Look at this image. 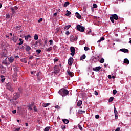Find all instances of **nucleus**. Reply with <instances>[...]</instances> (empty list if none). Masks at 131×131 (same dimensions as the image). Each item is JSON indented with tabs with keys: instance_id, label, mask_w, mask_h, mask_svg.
I'll list each match as a JSON object with an SVG mask.
<instances>
[{
	"instance_id": "obj_1",
	"label": "nucleus",
	"mask_w": 131,
	"mask_h": 131,
	"mask_svg": "<svg viewBox=\"0 0 131 131\" xmlns=\"http://www.w3.org/2000/svg\"><path fill=\"white\" fill-rule=\"evenodd\" d=\"M58 94H59V95H61V96H62V97H65L69 94V91H68V90H67L64 88H62V89H61L58 91Z\"/></svg>"
},
{
	"instance_id": "obj_2",
	"label": "nucleus",
	"mask_w": 131,
	"mask_h": 131,
	"mask_svg": "<svg viewBox=\"0 0 131 131\" xmlns=\"http://www.w3.org/2000/svg\"><path fill=\"white\" fill-rule=\"evenodd\" d=\"M110 19L112 23H114V20H118V16L117 14H113Z\"/></svg>"
},
{
	"instance_id": "obj_3",
	"label": "nucleus",
	"mask_w": 131,
	"mask_h": 131,
	"mask_svg": "<svg viewBox=\"0 0 131 131\" xmlns=\"http://www.w3.org/2000/svg\"><path fill=\"white\" fill-rule=\"evenodd\" d=\"M6 89L9 91H10V92H13L14 91V88H13V86L10 83L6 84Z\"/></svg>"
},
{
	"instance_id": "obj_4",
	"label": "nucleus",
	"mask_w": 131,
	"mask_h": 131,
	"mask_svg": "<svg viewBox=\"0 0 131 131\" xmlns=\"http://www.w3.org/2000/svg\"><path fill=\"white\" fill-rule=\"evenodd\" d=\"M77 30H78V31H80L81 32H83L85 28L84 27L81 26L80 25H78L77 26Z\"/></svg>"
},
{
	"instance_id": "obj_5",
	"label": "nucleus",
	"mask_w": 131,
	"mask_h": 131,
	"mask_svg": "<svg viewBox=\"0 0 131 131\" xmlns=\"http://www.w3.org/2000/svg\"><path fill=\"white\" fill-rule=\"evenodd\" d=\"M13 100H17V99H18V98H20V93H15L13 94Z\"/></svg>"
},
{
	"instance_id": "obj_6",
	"label": "nucleus",
	"mask_w": 131,
	"mask_h": 131,
	"mask_svg": "<svg viewBox=\"0 0 131 131\" xmlns=\"http://www.w3.org/2000/svg\"><path fill=\"white\" fill-rule=\"evenodd\" d=\"M70 51L71 52L70 54L71 56H74V55L75 54V48H74V47H71Z\"/></svg>"
},
{
	"instance_id": "obj_7",
	"label": "nucleus",
	"mask_w": 131,
	"mask_h": 131,
	"mask_svg": "<svg viewBox=\"0 0 131 131\" xmlns=\"http://www.w3.org/2000/svg\"><path fill=\"white\" fill-rule=\"evenodd\" d=\"M77 39V38H74L73 35H71L70 37V40L71 42H74V41H75V40H76Z\"/></svg>"
},
{
	"instance_id": "obj_8",
	"label": "nucleus",
	"mask_w": 131,
	"mask_h": 131,
	"mask_svg": "<svg viewBox=\"0 0 131 131\" xmlns=\"http://www.w3.org/2000/svg\"><path fill=\"white\" fill-rule=\"evenodd\" d=\"M101 68H102V67H101L100 66L96 67L95 68H93V71H96V72H98V71H100Z\"/></svg>"
},
{
	"instance_id": "obj_9",
	"label": "nucleus",
	"mask_w": 131,
	"mask_h": 131,
	"mask_svg": "<svg viewBox=\"0 0 131 131\" xmlns=\"http://www.w3.org/2000/svg\"><path fill=\"white\" fill-rule=\"evenodd\" d=\"M17 10H18V7L17 6L12 7L11 8V11H12V14H15V13H16V11H17Z\"/></svg>"
},
{
	"instance_id": "obj_10",
	"label": "nucleus",
	"mask_w": 131,
	"mask_h": 131,
	"mask_svg": "<svg viewBox=\"0 0 131 131\" xmlns=\"http://www.w3.org/2000/svg\"><path fill=\"white\" fill-rule=\"evenodd\" d=\"M72 63H73V58L72 57H70L68 59V64L69 66H71V65H72Z\"/></svg>"
},
{
	"instance_id": "obj_11",
	"label": "nucleus",
	"mask_w": 131,
	"mask_h": 131,
	"mask_svg": "<svg viewBox=\"0 0 131 131\" xmlns=\"http://www.w3.org/2000/svg\"><path fill=\"white\" fill-rule=\"evenodd\" d=\"M114 114L115 119H117V118H118V112H117V110H116V108H115V107H114Z\"/></svg>"
},
{
	"instance_id": "obj_12",
	"label": "nucleus",
	"mask_w": 131,
	"mask_h": 131,
	"mask_svg": "<svg viewBox=\"0 0 131 131\" xmlns=\"http://www.w3.org/2000/svg\"><path fill=\"white\" fill-rule=\"evenodd\" d=\"M120 52H123V53H128V49L125 48H122L120 49Z\"/></svg>"
},
{
	"instance_id": "obj_13",
	"label": "nucleus",
	"mask_w": 131,
	"mask_h": 131,
	"mask_svg": "<svg viewBox=\"0 0 131 131\" xmlns=\"http://www.w3.org/2000/svg\"><path fill=\"white\" fill-rule=\"evenodd\" d=\"M14 60H15V58L13 56H11L9 58H8V60H9V62H10V63H13Z\"/></svg>"
},
{
	"instance_id": "obj_14",
	"label": "nucleus",
	"mask_w": 131,
	"mask_h": 131,
	"mask_svg": "<svg viewBox=\"0 0 131 131\" xmlns=\"http://www.w3.org/2000/svg\"><path fill=\"white\" fill-rule=\"evenodd\" d=\"M59 69L58 68H57V67H54V74H58V73H59Z\"/></svg>"
},
{
	"instance_id": "obj_15",
	"label": "nucleus",
	"mask_w": 131,
	"mask_h": 131,
	"mask_svg": "<svg viewBox=\"0 0 131 131\" xmlns=\"http://www.w3.org/2000/svg\"><path fill=\"white\" fill-rule=\"evenodd\" d=\"M24 37H25V40H26V41H28V39H29V38H31V36L29 35L27 36H24Z\"/></svg>"
},
{
	"instance_id": "obj_16",
	"label": "nucleus",
	"mask_w": 131,
	"mask_h": 131,
	"mask_svg": "<svg viewBox=\"0 0 131 131\" xmlns=\"http://www.w3.org/2000/svg\"><path fill=\"white\" fill-rule=\"evenodd\" d=\"M62 121H63V123H65V124H68V123H69V121L68 119H62Z\"/></svg>"
},
{
	"instance_id": "obj_17",
	"label": "nucleus",
	"mask_w": 131,
	"mask_h": 131,
	"mask_svg": "<svg viewBox=\"0 0 131 131\" xmlns=\"http://www.w3.org/2000/svg\"><path fill=\"white\" fill-rule=\"evenodd\" d=\"M77 105L78 107H80L81 106V105H82V101L80 100V101H78Z\"/></svg>"
},
{
	"instance_id": "obj_18",
	"label": "nucleus",
	"mask_w": 131,
	"mask_h": 131,
	"mask_svg": "<svg viewBox=\"0 0 131 131\" xmlns=\"http://www.w3.org/2000/svg\"><path fill=\"white\" fill-rule=\"evenodd\" d=\"M76 16L78 19H81V15H80V14H79V13L78 12L76 13Z\"/></svg>"
},
{
	"instance_id": "obj_19",
	"label": "nucleus",
	"mask_w": 131,
	"mask_h": 131,
	"mask_svg": "<svg viewBox=\"0 0 131 131\" xmlns=\"http://www.w3.org/2000/svg\"><path fill=\"white\" fill-rule=\"evenodd\" d=\"M86 58V56H85V54H83L82 56L80 57V60L82 61V60H84Z\"/></svg>"
},
{
	"instance_id": "obj_20",
	"label": "nucleus",
	"mask_w": 131,
	"mask_h": 131,
	"mask_svg": "<svg viewBox=\"0 0 131 131\" xmlns=\"http://www.w3.org/2000/svg\"><path fill=\"white\" fill-rule=\"evenodd\" d=\"M124 63H125V64H129V60H128L127 58L124 59Z\"/></svg>"
},
{
	"instance_id": "obj_21",
	"label": "nucleus",
	"mask_w": 131,
	"mask_h": 131,
	"mask_svg": "<svg viewBox=\"0 0 131 131\" xmlns=\"http://www.w3.org/2000/svg\"><path fill=\"white\" fill-rule=\"evenodd\" d=\"M31 50V48L30 46H26V51L27 52H29V51H30Z\"/></svg>"
},
{
	"instance_id": "obj_22",
	"label": "nucleus",
	"mask_w": 131,
	"mask_h": 131,
	"mask_svg": "<svg viewBox=\"0 0 131 131\" xmlns=\"http://www.w3.org/2000/svg\"><path fill=\"white\" fill-rule=\"evenodd\" d=\"M19 41H20V42L18 43V45L19 46H21V45H23V40H22V39L19 38Z\"/></svg>"
},
{
	"instance_id": "obj_23",
	"label": "nucleus",
	"mask_w": 131,
	"mask_h": 131,
	"mask_svg": "<svg viewBox=\"0 0 131 131\" xmlns=\"http://www.w3.org/2000/svg\"><path fill=\"white\" fill-rule=\"evenodd\" d=\"M67 13H66V15L68 17L69 16H70V15H71V12L68 11V10H67Z\"/></svg>"
},
{
	"instance_id": "obj_24",
	"label": "nucleus",
	"mask_w": 131,
	"mask_h": 131,
	"mask_svg": "<svg viewBox=\"0 0 131 131\" xmlns=\"http://www.w3.org/2000/svg\"><path fill=\"white\" fill-rule=\"evenodd\" d=\"M103 40H105V38L102 37L98 41H97V42H101V41H103Z\"/></svg>"
},
{
	"instance_id": "obj_25",
	"label": "nucleus",
	"mask_w": 131,
	"mask_h": 131,
	"mask_svg": "<svg viewBox=\"0 0 131 131\" xmlns=\"http://www.w3.org/2000/svg\"><path fill=\"white\" fill-rule=\"evenodd\" d=\"M71 27V25H68L64 27V30H68V29H69Z\"/></svg>"
},
{
	"instance_id": "obj_26",
	"label": "nucleus",
	"mask_w": 131,
	"mask_h": 131,
	"mask_svg": "<svg viewBox=\"0 0 131 131\" xmlns=\"http://www.w3.org/2000/svg\"><path fill=\"white\" fill-rule=\"evenodd\" d=\"M69 2L67 1L65 2V3L63 5V7H67V6H69Z\"/></svg>"
},
{
	"instance_id": "obj_27",
	"label": "nucleus",
	"mask_w": 131,
	"mask_h": 131,
	"mask_svg": "<svg viewBox=\"0 0 131 131\" xmlns=\"http://www.w3.org/2000/svg\"><path fill=\"white\" fill-rule=\"evenodd\" d=\"M50 106V103H43L42 106L43 107H48Z\"/></svg>"
},
{
	"instance_id": "obj_28",
	"label": "nucleus",
	"mask_w": 131,
	"mask_h": 131,
	"mask_svg": "<svg viewBox=\"0 0 131 131\" xmlns=\"http://www.w3.org/2000/svg\"><path fill=\"white\" fill-rule=\"evenodd\" d=\"M52 47H49L48 48L46 49V51L47 52H50V51H52Z\"/></svg>"
},
{
	"instance_id": "obj_29",
	"label": "nucleus",
	"mask_w": 131,
	"mask_h": 131,
	"mask_svg": "<svg viewBox=\"0 0 131 131\" xmlns=\"http://www.w3.org/2000/svg\"><path fill=\"white\" fill-rule=\"evenodd\" d=\"M33 107V103H32L31 105L28 106L29 109H30L31 110H32Z\"/></svg>"
},
{
	"instance_id": "obj_30",
	"label": "nucleus",
	"mask_w": 131,
	"mask_h": 131,
	"mask_svg": "<svg viewBox=\"0 0 131 131\" xmlns=\"http://www.w3.org/2000/svg\"><path fill=\"white\" fill-rule=\"evenodd\" d=\"M68 74H69V75L70 76H71V77H72L73 75V73L71 72L70 71H68Z\"/></svg>"
},
{
	"instance_id": "obj_31",
	"label": "nucleus",
	"mask_w": 131,
	"mask_h": 131,
	"mask_svg": "<svg viewBox=\"0 0 131 131\" xmlns=\"http://www.w3.org/2000/svg\"><path fill=\"white\" fill-rule=\"evenodd\" d=\"M34 38L35 40H37V39H38V35H37V34H35Z\"/></svg>"
},
{
	"instance_id": "obj_32",
	"label": "nucleus",
	"mask_w": 131,
	"mask_h": 131,
	"mask_svg": "<svg viewBox=\"0 0 131 131\" xmlns=\"http://www.w3.org/2000/svg\"><path fill=\"white\" fill-rule=\"evenodd\" d=\"M50 129H51V127H46L45 128L44 130H45V131H49V130H50Z\"/></svg>"
},
{
	"instance_id": "obj_33",
	"label": "nucleus",
	"mask_w": 131,
	"mask_h": 131,
	"mask_svg": "<svg viewBox=\"0 0 131 131\" xmlns=\"http://www.w3.org/2000/svg\"><path fill=\"white\" fill-rule=\"evenodd\" d=\"M36 53H37V54H40V53H41V50L40 49H38L36 51Z\"/></svg>"
},
{
	"instance_id": "obj_34",
	"label": "nucleus",
	"mask_w": 131,
	"mask_h": 131,
	"mask_svg": "<svg viewBox=\"0 0 131 131\" xmlns=\"http://www.w3.org/2000/svg\"><path fill=\"white\" fill-rule=\"evenodd\" d=\"M13 40L14 42H16L17 41V39H16V36H14V35H13Z\"/></svg>"
},
{
	"instance_id": "obj_35",
	"label": "nucleus",
	"mask_w": 131,
	"mask_h": 131,
	"mask_svg": "<svg viewBox=\"0 0 131 131\" xmlns=\"http://www.w3.org/2000/svg\"><path fill=\"white\" fill-rule=\"evenodd\" d=\"M3 64H4V65H8V62H7V60L6 59L3 60Z\"/></svg>"
},
{
	"instance_id": "obj_36",
	"label": "nucleus",
	"mask_w": 131,
	"mask_h": 131,
	"mask_svg": "<svg viewBox=\"0 0 131 131\" xmlns=\"http://www.w3.org/2000/svg\"><path fill=\"white\" fill-rule=\"evenodd\" d=\"M113 100H114V97H111L109 99V102H112V101H113Z\"/></svg>"
},
{
	"instance_id": "obj_37",
	"label": "nucleus",
	"mask_w": 131,
	"mask_h": 131,
	"mask_svg": "<svg viewBox=\"0 0 131 131\" xmlns=\"http://www.w3.org/2000/svg\"><path fill=\"white\" fill-rule=\"evenodd\" d=\"M104 62H105V59H104V58H101V59L100 61V63H104Z\"/></svg>"
},
{
	"instance_id": "obj_38",
	"label": "nucleus",
	"mask_w": 131,
	"mask_h": 131,
	"mask_svg": "<svg viewBox=\"0 0 131 131\" xmlns=\"http://www.w3.org/2000/svg\"><path fill=\"white\" fill-rule=\"evenodd\" d=\"M6 19H10V14H6Z\"/></svg>"
},
{
	"instance_id": "obj_39",
	"label": "nucleus",
	"mask_w": 131,
	"mask_h": 131,
	"mask_svg": "<svg viewBox=\"0 0 131 131\" xmlns=\"http://www.w3.org/2000/svg\"><path fill=\"white\" fill-rule=\"evenodd\" d=\"M61 128H62V129H63V130L66 129V126H65V125L61 126Z\"/></svg>"
},
{
	"instance_id": "obj_40",
	"label": "nucleus",
	"mask_w": 131,
	"mask_h": 131,
	"mask_svg": "<svg viewBox=\"0 0 131 131\" xmlns=\"http://www.w3.org/2000/svg\"><path fill=\"white\" fill-rule=\"evenodd\" d=\"M116 93H117V91H116V90H114L113 91V95H116Z\"/></svg>"
},
{
	"instance_id": "obj_41",
	"label": "nucleus",
	"mask_w": 131,
	"mask_h": 131,
	"mask_svg": "<svg viewBox=\"0 0 131 131\" xmlns=\"http://www.w3.org/2000/svg\"><path fill=\"white\" fill-rule=\"evenodd\" d=\"M93 8L94 9H96V8H98V5H97V4H93Z\"/></svg>"
},
{
	"instance_id": "obj_42",
	"label": "nucleus",
	"mask_w": 131,
	"mask_h": 131,
	"mask_svg": "<svg viewBox=\"0 0 131 131\" xmlns=\"http://www.w3.org/2000/svg\"><path fill=\"white\" fill-rule=\"evenodd\" d=\"M84 51H89V50H90V48L85 47L84 48Z\"/></svg>"
},
{
	"instance_id": "obj_43",
	"label": "nucleus",
	"mask_w": 131,
	"mask_h": 131,
	"mask_svg": "<svg viewBox=\"0 0 131 131\" xmlns=\"http://www.w3.org/2000/svg\"><path fill=\"white\" fill-rule=\"evenodd\" d=\"M55 108L56 109H61V107H60V106H59V105H56V106H55Z\"/></svg>"
},
{
	"instance_id": "obj_44",
	"label": "nucleus",
	"mask_w": 131,
	"mask_h": 131,
	"mask_svg": "<svg viewBox=\"0 0 131 131\" xmlns=\"http://www.w3.org/2000/svg\"><path fill=\"white\" fill-rule=\"evenodd\" d=\"M79 113H85V111L80 110Z\"/></svg>"
},
{
	"instance_id": "obj_45",
	"label": "nucleus",
	"mask_w": 131,
	"mask_h": 131,
	"mask_svg": "<svg viewBox=\"0 0 131 131\" xmlns=\"http://www.w3.org/2000/svg\"><path fill=\"white\" fill-rule=\"evenodd\" d=\"M95 118L96 119H99V118H100V116H99V115H95Z\"/></svg>"
},
{
	"instance_id": "obj_46",
	"label": "nucleus",
	"mask_w": 131,
	"mask_h": 131,
	"mask_svg": "<svg viewBox=\"0 0 131 131\" xmlns=\"http://www.w3.org/2000/svg\"><path fill=\"white\" fill-rule=\"evenodd\" d=\"M78 127H79L80 130H82V127L81 126V125H79Z\"/></svg>"
},
{
	"instance_id": "obj_47",
	"label": "nucleus",
	"mask_w": 131,
	"mask_h": 131,
	"mask_svg": "<svg viewBox=\"0 0 131 131\" xmlns=\"http://www.w3.org/2000/svg\"><path fill=\"white\" fill-rule=\"evenodd\" d=\"M13 81H16L17 80V77H14V76H13Z\"/></svg>"
},
{
	"instance_id": "obj_48",
	"label": "nucleus",
	"mask_w": 131,
	"mask_h": 131,
	"mask_svg": "<svg viewBox=\"0 0 131 131\" xmlns=\"http://www.w3.org/2000/svg\"><path fill=\"white\" fill-rule=\"evenodd\" d=\"M66 35H69V34H70V33L69 32V31H67L66 32Z\"/></svg>"
},
{
	"instance_id": "obj_49",
	"label": "nucleus",
	"mask_w": 131,
	"mask_h": 131,
	"mask_svg": "<svg viewBox=\"0 0 131 131\" xmlns=\"http://www.w3.org/2000/svg\"><path fill=\"white\" fill-rule=\"evenodd\" d=\"M16 113H17V111L16 110L12 111V113H13V114H15Z\"/></svg>"
},
{
	"instance_id": "obj_50",
	"label": "nucleus",
	"mask_w": 131,
	"mask_h": 131,
	"mask_svg": "<svg viewBox=\"0 0 131 131\" xmlns=\"http://www.w3.org/2000/svg\"><path fill=\"white\" fill-rule=\"evenodd\" d=\"M49 42L50 43L51 46H52V45H53V40H50L49 41Z\"/></svg>"
},
{
	"instance_id": "obj_51",
	"label": "nucleus",
	"mask_w": 131,
	"mask_h": 131,
	"mask_svg": "<svg viewBox=\"0 0 131 131\" xmlns=\"http://www.w3.org/2000/svg\"><path fill=\"white\" fill-rule=\"evenodd\" d=\"M94 93H95V95H96V96H98V92H97V91H95V92H94Z\"/></svg>"
},
{
	"instance_id": "obj_52",
	"label": "nucleus",
	"mask_w": 131,
	"mask_h": 131,
	"mask_svg": "<svg viewBox=\"0 0 131 131\" xmlns=\"http://www.w3.org/2000/svg\"><path fill=\"white\" fill-rule=\"evenodd\" d=\"M42 18H40L38 20V22L40 23V22H42Z\"/></svg>"
},
{
	"instance_id": "obj_53",
	"label": "nucleus",
	"mask_w": 131,
	"mask_h": 131,
	"mask_svg": "<svg viewBox=\"0 0 131 131\" xmlns=\"http://www.w3.org/2000/svg\"><path fill=\"white\" fill-rule=\"evenodd\" d=\"M108 78L109 79H111V78H112V77L111 76V75H109L108 76Z\"/></svg>"
},
{
	"instance_id": "obj_54",
	"label": "nucleus",
	"mask_w": 131,
	"mask_h": 131,
	"mask_svg": "<svg viewBox=\"0 0 131 131\" xmlns=\"http://www.w3.org/2000/svg\"><path fill=\"white\" fill-rule=\"evenodd\" d=\"M115 131H120V128H119V127L117 128L115 130Z\"/></svg>"
},
{
	"instance_id": "obj_55",
	"label": "nucleus",
	"mask_w": 131,
	"mask_h": 131,
	"mask_svg": "<svg viewBox=\"0 0 131 131\" xmlns=\"http://www.w3.org/2000/svg\"><path fill=\"white\" fill-rule=\"evenodd\" d=\"M5 78H3L1 80V81H2V82H4V81H5Z\"/></svg>"
},
{
	"instance_id": "obj_56",
	"label": "nucleus",
	"mask_w": 131,
	"mask_h": 131,
	"mask_svg": "<svg viewBox=\"0 0 131 131\" xmlns=\"http://www.w3.org/2000/svg\"><path fill=\"white\" fill-rule=\"evenodd\" d=\"M15 131H20V128H16Z\"/></svg>"
},
{
	"instance_id": "obj_57",
	"label": "nucleus",
	"mask_w": 131,
	"mask_h": 131,
	"mask_svg": "<svg viewBox=\"0 0 131 131\" xmlns=\"http://www.w3.org/2000/svg\"><path fill=\"white\" fill-rule=\"evenodd\" d=\"M54 61L56 63V62H58V59H54Z\"/></svg>"
},
{
	"instance_id": "obj_58",
	"label": "nucleus",
	"mask_w": 131,
	"mask_h": 131,
	"mask_svg": "<svg viewBox=\"0 0 131 131\" xmlns=\"http://www.w3.org/2000/svg\"><path fill=\"white\" fill-rule=\"evenodd\" d=\"M34 111H37V110H36V108H35V106L34 107Z\"/></svg>"
},
{
	"instance_id": "obj_59",
	"label": "nucleus",
	"mask_w": 131,
	"mask_h": 131,
	"mask_svg": "<svg viewBox=\"0 0 131 131\" xmlns=\"http://www.w3.org/2000/svg\"><path fill=\"white\" fill-rule=\"evenodd\" d=\"M36 76L38 77L39 76V73H37Z\"/></svg>"
},
{
	"instance_id": "obj_60",
	"label": "nucleus",
	"mask_w": 131,
	"mask_h": 131,
	"mask_svg": "<svg viewBox=\"0 0 131 131\" xmlns=\"http://www.w3.org/2000/svg\"><path fill=\"white\" fill-rule=\"evenodd\" d=\"M33 56H30V57H29V59H33Z\"/></svg>"
},
{
	"instance_id": "obj_61",
	"label": "nucleus",
	"mask_w": 131,
	"mask_h": 131,
	"mask_svg": "<svg viewBox=\"0 0 131 131\" xmlns=\"http://www.w3.org/2000/svg\"><path fill=\"white\" fill-rule=\"evenodd\" d=\"M112 78H113V79H114V78H115V76H112Z\"/></svg>"
},
{
	"instance_id": "obj_62",
	"label": "nucleus",
	"mask_w": 131,
	"mask_h": 131,
	"mask_svg": "<svg viewBox=\"0 0 131 131\" xmlns=\"http://www.w3.org/2000/svg\"><path fill=\"white\" fill-rule=\"evenodd\" d=\"M54 16H57V13H54Z\"/></svg>"
},
{
	"instance_id": "obj_63",
	"label": "nucleus",
	"mask_w": 131,
	"mask_h": 131,
	"mask_svg": "<svg viewBox=\"0 0 131 131\" xmlns=\"http://www.w3.org/2000/svg\"><path fill=\"white\" fill-rule=\"evenodd\" d=\"M26 126H28V123H26Z\"/></svg>"
},
{
	"instance_id": "obj_64",
	"label": "nucleus",
	"mask_w": 131,
	"mask_h": 131,
	"mask_svg": "<svg viewBox=\"0 0 131 131\" xmlns=\"http://www.w3.org/2000/svg\"><path fill=\"white\" fill-rule=\"evenodd\" d=\"M2 6L3 5H2V4L0 3V9L2 8Z\"/></svg>"
}]
</instances>
